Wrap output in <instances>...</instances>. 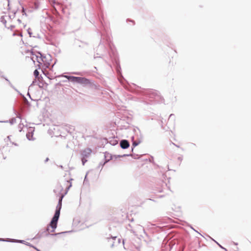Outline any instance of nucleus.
I'll use <instances>...</instances> for the list:
<instances>
[{"mask_svg": "<svg viewBox=\"0 0 251 251\" xmlns=\"http://www.w3.org/2000/svg\"><path fill=\"white\" fill-rule=\"evenodd\" d=\"M15 27V26L14 25H11L10 26V29L12 30L13 28H14Z\"/></svg>", "mask_w": 251, "mask_h": 251, "instance_id": "obj_35", "label": "nucleus"}, {"mask_svg": "<svg viewBox=\"0 0 251 251\" xmlns=\"http://www.w3.org/2000/svg\"><path fill=\"white\" fill-rule=\"evenodd\" d=\"M174 145H175L176 147H177V148H179V146L175 143H173Z\"/></svg>", "mask_w": 251, "mask_h": 251, "instance_id": "obj_36", "label": "nucleus"}, {"mask_svg": "<svg viewBox=\"0 0 251 251\" xmlns=\"http://www.w3.org/2000/svg\"><path fill=\"white\" fill-rule=\"evenodd\" d=\"M34 81H33L32 83L31 84L30 86H32L33 84H34Z\"/></svg>", "mask_w": 251, "mask_h": 251, "instance_id": "obj_46", "label": "nucleus"}, {"mask_svg": "<svg viewBox=\"0 0 251 251\" xmlns=\"http://www.w3.org/2000/svg\"><path fill=\"white\" fill-rule=\"evenodd\" d=\"M142 141V138L141 139H138L137 140L133 141L131 147V151H133V150L135 147L138 146L139 144H140Z\"/></svg>", "mask_w": 251, "mask_h": 251, "instance_id": "obj_8", "label": "nucleus"}, {"mask_svg": "<svg viewBox=\"0 0 251 251\" xmlns=\"http://www.w3.org/2000/svg\"><path fill=\"white\" fill-rule=\"evenodd\" d=\"M192 145L195 146H196V145L195 144H192Z\"/></svg>", "mask_w": 251, "mask_h": 251, "instance_id": "obj_53", "label": "nucleus"}, {"mask_svg": "<svg viewBox=\"0 0 251 251\" xmlns=\"http://www.w3.org/2000/svg\"><path fill=\"white\" fill-rule=\"evenodd\" d=\"M33 248H34L37 251H40V250L38 249L36 247H35L34 246Z\"/></svg>", "mask_w": 251, "mask_h": 251, "instance_id": "obj_34", "label": "nucleus"}, {"mask_svg": "<svg viewBox=\"0 0 251 251\" xmlns=\"http://www.w3.org/2000/svg\"><path fill=\"white\" fill-rule=\"evenodd\" d=\"M25 245L29 246L32 248L34 247V246L32 245L31 244H30L29 243H28V242H26Z\"/></svg>", "mask_w": 251, "mask_h": 251, "instance_id": "obj_30", "label": "nucleus"}, {"mask_svg": "<svg viewBox=\"0 0 251 251\" xmlns=\"http://www.w3.org/2000/svg\"><path fill=\"white\" fill-rule=\"evenodd\" d=\"M37 235H38V236H39V237H41V236H42V235H41H41H39V234H38Z\"/></svg>", "mask_w": 251, "mask_h": 251, "instance_id": "obj_48", "label": "nucleus"}, {"mask_svg": "<svg viewBox=\"0 0 251 251\" xmlns=\"http://www.w3.org/2000/svg\"><path fill=\"white\" fill-rule=\"evenodd\" d=\"M71 186H72V184H71V183H70V185H69V186L68 187H67V190H69V189L70 188V187H71Z\"/></svg>", "mask_w": 251, "mask_h": 251, "instance_id": "obj_32", "label": "nucleus"}, {"mask_svg": "<svg viewBox=\"0 0 251 251\" xmlns=\"http://www.w3.org/2000/svg\"><path fill=\"white\" fill-rule=\"evenodd\" d=\"M16 119L15 118H13L10 120L9 121L11 124H13L14 123H16Z\"/></svg>", "mask_w": 251, "mask_h": 251, "instance_id": "obj_22", "label": "nucleus"}, {"mask_svg": "<svg viewBox=\"0 0 251 251\" xmlns=\"http://www.w3.org/2000/svg\"><path fill=\"white\" fill-rule=\"evenodd\" d=\"M213 241H214V242H215L218 245V246L221 248V249H223L224 248L223 247H222L220 244H219L218 242H217L215 240H214L213 239H212Z\"/></svg>", "mask_w": 251, "mask_h": 251, "instance_id": "obj_29", "label": "nucleus"}, {"mask_svg": "<svg viewBox=\"0 0 251 251\" xmlns=\"http://www.w3.org/2000/svg\"><path fill=\"white\" fill-rule=\"evenodd\" d=\"M233 244H234L235 245H236V246H237V245H238V243H235V242H233Z\"/></svg>", "mask_w": 251, "mask_h": 251, "instance_id": "obj_43", "label": "nucleus"}, {"mask_svg": "<svg viewBox=\"0 0 251 251\" xmlns=\"http://www.w3.org/2000/svg\"><path fill=\"white\" fill-rule=\"evenodd\" d=\"M124 243H125V242H124V240H123V244H124Z\"/></svg>", "mask_w": 251, "mask_h": 251, "instance_id": "obj_52", "label": "nucleus"}, {"mask_svg": "<svg viewBox=\"0 0 251 251\" xmlns=\"http://www.w3.org/2000/svg\"><path fill=\"white\" fill-rule=\"evenodd\" d=\"M38 53L40 55V58L41 59V60L42 62H44V59L45 58V56L43 54H42L40 52H38Z\"/></svg>", "mask_w": 251, "mask_h": 251, "instance_id": "obj_16", "label": "nucleus"}, {"mask_svg": "<svg viewBox=\"0 0 251 251\" xmlns=\"http://www.w3.org/2000/svg\"><path fill=\"white\" fill-rule=\"evenodd\" d=\"M10 240H11L10 238H6V239L0 238V241H3V242L10 241Z\"/></svg>", "mask_w": 251, "mask_h": 251, "instance_id": "obj_20", "label": "nucleus"}, {"mask_svg": "<svg viewBox=\"0 0 251 251\" xmlns=\"http://www.w3.org/2000/svg\"><path fill=\"white\" fill-rule=\"evenodd\" d=\"M64 195H62L58 200V204L56 206L55 213L51 220L49 226L47 227L46 229L42 232V235H44L45 236H48L49 235V233H48V231L50 230V227L52 228L51 232H53L54 231L55 229L57 227L58 221L59 218L60 210L62 206V199L64 197Z\"/></svg>", "mask_w": 251, "mask_h": 251, "instance_id": "obj_1", "label": "nucleus"}, {"mask_svg": "<svg viewBox=\"0 0 251 251\" xmlns=\"http://www.w3.org/2000/svg\"><path fill=\"white\" fill-rule=\"evenodd\" d=\"M2 72L1 71H0V75L1 77L5 79V80L6 81H7L9 84V85H10V86L13 89H14V90H15L16 91H17V89L15 88V87L12 84V83L10 82V81H9V80L5 77L4 76H3V75H2Z\"/></svg>", "mask_w": 251, "mask_h": 251, "instance_id": "obj_9", "label": "nucleus"}, {"mask_svg": "<svg viewBox=\"0 0 251 251\" xmlns=\"http://www.w3.org/2000/svg\"><path fill=\"white\" fill-rule=\"evenodd\" d=\"M109 143H110V145L112 146H115L118 144V141L114 139H112L109 141Z\"/></svg>", "mask_w": 251, "mask_h": 251, "instance_id": "obj_13", "label": "nucleus"}, {"mask_svg": "<svg viewBox=\"0 0 251 251\" xmlns=\"http://www.w3.org/2000/svg\"><path fill=\"white\" fill-rule=\"evenodd\" d=\"M137 129L139 131V132H140V130L139 128H137Z\"/></svg>", "mask_w": 251, "mask_h": 251, "instance_id": "obj_49", "label": "nucleus"}, {"mask_svg": "<svg viewBox=\"0 0 251 251\" xmlns=\"http://www.w3.org/2000/svg\"><path fill=\"white\" fill-rule=\"evenodd\" d=\"M104 157L105 160V162H108L109 160L112 159V155L108 152H105Z\"/></svg>", "mask_w": 251, "mask_h": 251, "instance_id": "obj_10", "label": "nucleus"}, {"mask_svg": "<svg viewBox=\"0 0 251 251\" xmlns=\"http://www.w3.org/2000/svg\"><path fill=\"white\" fill-rule=\"evenodd\" d=\"M67 232H68V231L62 232L58 233L51 234L50 235H52V236H56L57 235L63 234V233H67Z\"/></svg>", "mask_w": 251, "mask_h": 251, "instance_id": "obj_23", "label": "nucleus"}, {"mask_svg": "<svg viewBox=\"0 0 251 251\" xmlns=\"http://www.w3.org/2000/svg\"><path fill=\"white\" fill-rule=\"evenodd\" d=\"M128 226L131 228V229L128 228L127 227V229L131 232H132L134 235H136V233L137 232L143 231L144 233H146L145 231L143 228V227L139 225H137L135 226H131L130 224H128Z\"/></svg>", "mask_w": 251, "mask_h": 251, "instance_id": "obj_4", "label": "nucleus"}, {"mask_svg": "<svg viewBox=\"0 0 251 251\" xmlns=\"http://www.w3.org/2000/svg\"><path fill=\"white\" fill-rule=\"evenodd\" d=\"M107 162H105V161L104 162H100L99 163V166L98 167V168H100V167L101 168L103 167V166Z\"/></svg>", "mask_w": 251, "mask_h": 251, "instance_id": "obj_18", "label": "nucleus"}, {"mask_svg": "<svg viewBox=\"0 0 251 251\" xmlns=\"http://www.w3.org/2000/svg\"><path fill=\"white\" fill-rule=\"evenodd\" d=\"M16 35H19V36H21V37H22V36H23V35H22V33H20L19 34H16V33H14L13 34V36H16Z\"/></svg>", "mask_w": 251, "mask_h": 251, "instance_id": "obj_27", "label": "nucleus"}, {"mask_svg": "<svg viewBox=\"0 0 251 251\" xmlns=\"http://www.w3.org/2000/svg\"><path fill=\"white\" fill-rule=\"evenodd\" d=\"M223 249H224L225 251H227V250H226V248H223Z\"/></svg>", "mask_w": 251, "mask_h": 251, "instance_id": "obj_45", "label": "nucleus"}, {"mask_svg": "<svg viewBox=\"0 0 251 251\" xmlns=\"http://www.w3.org/2000/svg\"><path fill=\"white\" fill-rule=\"evenodd\" d=\"M98 54H99L97 53L96 54H95V55H94V58L95 59H97V58H101V56H98Z\"/></svg>", "mask_w": 251, "mask_h": 251, "instance_id": "obj_25", "label": "nucleus"}, {"mask_svg": "<svg viewBox=\"0 0 251 251\" xmlns=\"http://www.w3.org/2000/svg\"><path fill=\"white\" fill-rule=\"evenodd\" d=\"M134 136H132V137H131V139H132V142H133V141H134Z\"/></svg>", "mask_w": 251, "mask_h": 251, "instance_id": "obj_41", "label": "nucleus"}, {"mask_svg": "<svg viewBox=\"0 0 251 251\" xmlns=\"http://www.w3.org/2000/svg\"><path fill=\"white\" fill-rule=\"evenodd\" d=\"M23 11L24 12H25V9H24V8H23Z\"/></svg>", "mask_w": 251, "mask_h": 251, "instance_id": "obj_51", "label": "nucleus"}, {"mask_svg": "<svg viewBox=\"0 0 251 251\" xmlns=\"http://www.w3.org/2000/svg\"><path fill=\"white\" fill-rule=\"evenodd\" d=\"M35 57H36V59L37 60V61L40 63V64H42V61L41 60V59L40 58V57H39L38 55H35Z\"/></svg>", "mask_w": 251, "mask_h": 251, "instance_id": "obj_17", "label": "nucleus"}, {"mask_svg": "<svg viewBox=\"0 0 251 251\" xmlns=\"http://www.w3.org/2000/svg\"><path fill=\"white\" fill-rule=\"evenodd\" d=\"M74 74L75 75H79V73L78 72H75V73H74Z\"/></svg>", "mask_w": 251, "mask_h": 251, "instance_id": "obj_39", "label": "nucleus"}, {"mask_svg": "<svg viewBox=\"0 0 251 251\" xmlns=\"http://www.w3.org/2000/svg\"><path fill=\"white\" fill-rule=\"evenodd\" d=\"M108 242L112 241V243L110 245L111 248H113L115 246H117L120 243L121 239L117 238V236H113L109 235V237L106 238Z\"/></svg>", "mask_w": 251, "mask_h": 251, "instance_id": "obj_5", "label": "nucleus"}, {"mask_svg": "<svg viewBox=\"0 0 251 251\" xmlns=\"http://www.w3.org/2000/svg\"><path fill=\"white\" fill-rule=\"evenodd\" d=\"M58 189L59 190L61 191V190H62L63 189V187L60 185H58Z\"/></svg>", "mask_w": 251, "mask_h": 251, "instance_id": "obj_31", "label": "nucleus"}, {"mask_svg": "<svg viewBox=\"0 0 251 251\" xmlns=\"http://www.w3.org/2000/svg\"><path fill=\"white\" fill-rule=\"evenodd\" d=\"M27 32H28V34L29 35L30 37H31L32 32L31 31L30 28H28L27 29Z\"/></svg>", "mask_w": 251, "mask_h": 251, "instance_id": "obj_26", "label": "nucleus"}, {"mask_svg": "<svg viewBox=\"0 0 251 251\" xmlns=\"http://www.w3.org/2000/svg\"><path fill=\"white\" fill-rule=\"evenodd\" d=\"M92 152V150L90 148H86L82 150L80 152L81 159L82 161V164L84 165L85 163L87 161V158H89Z\"/></svg>", "mask_w": 251, "mask_h": 251, "instance_id": "obj_3", "label": "nucleus"}, {"mask_svg": "<svg viewBox=\"0 0 251 251\" xmlns=\"http://www.w3.org/2000/svg\"><path fill=\"white\" fill-rule=\"evenodd\" d=\"M39 3L38 2H35L34 3V8L35 9H37L39 8Z\"/></svg>", "mask_w": 251, "mask_h": 251, "instance_id": "obj_19", "label": "nucleus"}, {"mask_svg": "<svg viewBox=\"0 0 251 251\" xmlns=\"http://www.w3.org/2000/svg\"><path fill=\"white\" fill-rule=\"evenodd\" d=\"M49 159L48 157L46 158V159L45 160V162L46 163V162H48L49 161Z\"/></svg>", "mask_w": 251, "mask_h": 251, "instance_id": "obj_33", "label": "nucleus"}, {"mask_svg": "<svg viewBox=\"0 0 251 251\" xmlns=\"http://www.w3.org/2000/svg\"><path fill=\"white\" fill-rule=\"evenodd\" d=\"M182 158L181 157H178V160H179V161H181L182 160Z\"/></svg>", "mask_w": 251, "mask_h": 251, "instance_id": "obj_37", "label": "nucleus"}, {"mask_svg": "<svg viewBox=\"0 0 251 251\" xmlns=\"http://www.w3.org/2000/svg\"><path fill=\"white\" fill-rule=\"evenodd\" d=\"M33 74H34V75L35 78H38L39 77V72L36 69V70H34Z\"/></svg>", "mask_w": 251, "mask_h": 251, "instance_id": "obj_14", "label": "nucleus"}, {"mask_svg": "<svg viewBox=\"0 0 251 251\" xmlns=\"http://www.w3.org/2000/svg\"><path fill=\"white\" fill-rule=\"evenodd\" d=\"M10 239L11 240H10V241H9L10 242L20 243L25 244V243H26L25 241L24 240L13 239Z\"/></svg>", "mask_w": 251, "mask_h": 251, "instance_id": "obj_11", "label": "nucleus"}, {"mask_svg": "<svg viewBox=\"0 0 251 251\" xmlns=\"http://www.w3.org/2000/svg\"><path fill=\"white\" fill-rule=\"evenodd\" d=\"M64 76L67 78L69 81L80 84L84 86L90 85L91 84L90 80L85 77L72 75H65Z\"/></svg>", "mask_w": 251, "mask_h": 251, "instance_id": "obj_2", "label": "nucleus"}, {"mask_svg": "<svg viewBox=\"0 0 251 251\" xmlns=\"http://www.w3.org/2000/svg\"><path fill=\"white\" fill-rule=\"evenodd\" d=\"M120 147L123 149H126L130 146L129 141L126 139H122L120 142Z\"/></svg>", "mask_w": 251, "mask_h": 251, "instance_id": "obj_6", "label": "nucleus"}, {"mask_svg": "<svg viewBox=\"0 0 251 251\" xmlns=\"http://www.w3.org/2000/svg\"><path fill=\"white\" fill-rule=\"evenodd\" d=\"M54 192L55 193H56V190H54Z\"/></svg>", "mask_w": 251, "mask_h": 251, "instance_id": "obj_55", "label": "nucleus"}, {"mask_svg": "<svg viewBox=\"0 0 251 251\" xmlns=\"http://www.w3.org/2000/svg\"><path fill=\"white\" fill-rule=\"evenodd\" d=\"M173 115H174L173 114H171V115H170V117H172V116H173Z\"/></svg>", "mask_w": 251, "mask_h": 251, "instance_id": "obj_47", "label": "nucleus"}, {"mask_svg": "<svg viewBox=\"0 0 251 251\" xmlns=\"http://www.w3.org/2000/svg\"><path fill=\"white\" fill-rule=\"evenodd\" d=\"M26 138L28 140H33L34 139L32 138L33 137V133L28 132L26 133Z\"/></svg>", "mask_w": 251, "mask_h": 251, "instance_id": "obj_12", "label": "nucleus"}, {"mask_svg": "<svg viewBox=\"0 0 251 251\" xmlns=\"http://www.w3.org/2000/svg\"><path fill=\"white\" fill-rule=\"evenodd\" d=\"M145 95H149L150 97L151 98H152L153 96V93H146L145 94Z\"/></svg>", "mask_w": 251, "mask_h": 251, "instance_id": "obj_28", "label": "nucleus"}, {"mask_svg": "<svg viewBox=\"0 0 251 251\" xmlns=\"http://www.w3.org/2000/svg\"><path fill=\"white\" fill-rule=\"evenodd\" d=\"M75 44L78 46L79 48H84L85 47H87L89 45V44L86 42H83L81 41H79L78 40H76L75 42Z\"/></svg>", "mask_w": 251, "mask_h": 251, "instance_id": "obj_7", "label": "nucleus"}, {"mask_svg": "<svg viewBox=\"0 0 251 251\" xmlns=\"http://www.w3.org/2000/svg\"><path fill=\"white\" fill-rule=\"evenodd\" d=\"M33 58H34V57H32V60H33L34 61Z\"/></svg>", "mask_w": 251, "mask_h": 251, "instance_id": "obj_54", "label": "nucleus"}, {"mask_svg": "<svg viewBox=\"0 0 251 251\" xmlns=\"http://www.w3.org/2000/svg\"><path fill=\"white\" fill-rule=\"evenodd\" d=\"M0 22L4 24V25L6 24V20L5 19V18L4 16H1L0 17Z\"/></svg>", "mask_w": 251, "mask_h": 251, "instance_id": "obj_15", "label": "nucleus"}, {"mask_svg": "<svg viewBox=\"0 0 251 251\" xmlns=\"http://www.w3.org/2000/svg\"><path fill=\"white\" fill-rule=\"evenodd\" d=\"M110 245L112 243V241L109 242Z\"/></svg>", "mask_w": 251, "mask_h": 251, "instance_id": "obj_50", "label": "nucleus"}, {"mask_svg": "<svg viewBox=\"0 0 251 251\" xmlns=\"http://www.w3.org/2000/svg\"><path fill=\"white\" fill-rule=\"evenodd\" d=\"M131 155L130 154H123L122 155H118V157H125V156H131Z\"/></svg>", "mask_w": 251, "mask_h": 251, "instance_id": "obj_24", "label": "nucleus"}, {"mask_svg": "<svg viewBox=\"0 0 251 251\" xmlns=\"http://www.w3.org/2000/svg\"><path fill=\"white\" fill-rule=\"evenodd\" d=\"M117 73H118V74L119 75H121V68H120V66H117Z\"/></svg>", "mask_w": 251, "mask_h": 251, "instance_id": "obj_21", "label": "nucleus"}, {"mask_svg": "<svg viewBox=\"0 0 251 251\" xmlns=\"http://www.w3.org/2000/svg\"><path fill=\"white\" fill-rule=\"evenodd\" d=\"M18 22L19 23H21L22 22L21 20H20V19H18Z\"/></svg>", "mask_w": 251, "mask_h": 251, "instance_id": "obj_42", "label": "nucleus"}, {"mask_svg": "<svg viewBox=\"0 0 251 251\" xmlns=\"http://www.w3.org/2000/svg\"><path fill=\"white\" fill-rule=\"evenodd\" d=\"M86 177H87V175L85 176L84 180V182H85V181L86 180Z\"/></svg>", "mask_w": 251, "mask_h": 251, "instance_id": "obj_38", "label": "nucleus"}, {"mask_svg": "<svg viewBox=\"0 0 251 251\" xmlns=\"http://www.w3.org/2000/svg\"><path fill=\"white\" fill-rule=\"evenodd\" d=\"M27 95H28V96H29V97H30V98H31L30 95V94H29V93H27Z\"/></svg>", "mask_w": 251, "mask_h": 251, "instance_id": "obj_44", "label": "nucleus"}, {"mask_svg": "<svg viewBox=\"0 0 251 251\" xmlns=\"http://www.w3.org/2000/svg\"><path fill=\"white\" fill-rule=\"evenodd\" d=\"M59 167H60L61 169H63V166H62V165H60V166H59Z\"/></svg>", "mask_w": 251, "mask_h": 251, "instance_id": "obj_40", "label": "nucleus"}]
</instances>
